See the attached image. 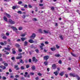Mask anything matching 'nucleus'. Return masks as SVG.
Segmentation results:
<instances>
[{
    "instance_id": "1",
    "label": "nucleus",
    "mask_w": 80,
    "mask_h": 80,
    "mask_svg": "<svg viewBox=\"0 0 80 80\" xmlns=\"http://www.w3.org/2000/svg\"><path fill=\"white\" fill-rule=\"evenodd\" d=\"M11 28H12L13 31H15V32L17 33H18V31H17V30H18V29H17V28L15 27L12 26L11 27Z\"/></svg>"
},
{
    "instance_id": "2",
    "label": "nucleus",
    "mask_w": 80,
    "mask_h": 80,
    "mask_svg": "<svg viewBox=\"0 0 80 80\" xmlns=\"http://www.w3.org/2000/svg\"><path fill=\"white\" fill-rule=\"evenodd\" d=\"M27 75H28V72H26L24 73V77H27L28 78H30V75H28L27 76Z\"/></svg>"
},
{
    "instance_id": "3",
    "label": "nucleus",
    "mask_w": 80,
    "mask_h": 80,
    "mask_svg": "<svg viewBox=\"0 0 80 80\" xmlns=\"http://www.w3.org/2000/svg\"><path fill=\"white\" fill-rule=\"evenodd\" d=\"M69 76L70 77H75L77 76V74H75V73H70L69 74Z\"/></svg>"
},
{
    "instance_id": "4",
    "label": "nucleus",
    "mask_w": 80,
    "mask_h": 80,
    "mask_svg": "<svg viewBox=\"0 0 80 80\" xmlns=\"http://www.w3.org/2000/svg\"><path fill=\"white\" fill-rule=\"evenodd\" d=\"M8 22H9L10 23H11V24H12V25L13 24H15V22L12 21V20L11 19H9L8 20Z\"/></svg>"
},
{
    "instance_id": "5",
    "label": "nucleus",
    "mask_w": 80,
    "mask_h": 80,
    "mask_svg": "<svg viewBox=\"0 0 80 80\" xmlns=\"http://www.w3.org/2000/svg\"><path fill=\"white\" fill-rule=\"evenodd\" d=\"M36 36V35L35 34L33 33L32 36L30 37V38H31V39H34L35 38V36Z\"/></svg>"
},
{
    "instance_id": "6",
    "label": "nucleus",
    "mask_w": 80,
    "mask_h": 80,
    "mask_svg": "<svg viewBox=\"0 0 80 80\" xmlns=\"http://www.w3.org/2000/svg\"><path fill=\"white\" fill-rule=\"evenodd\" d=\"M37 61H38V60L36 59V58H35V57H33L32 58V62H37Z\"/></svg>"
},
{
    "instance_id": "7",
    "label": "nucleus",
    "mask_w": 80,
    "mask_h": 80,
    "mask_svg": "<svg viewBox=\"0 0 80 80\" xmlns=\"http://www.w3.org/2000/svg\"><path fill=\"white\" fill-rule=\"evenodd\" d=\"M49 58V56H46L44 57V60H48Z\"/></svg>"
},
{
    "instance_id": "8",
    "label": "nucleus",
    "mask_w": 80,
    "mask_h": 80,
    "mask_svg": "<svg viewBox=\"0 0 80 80\" xmlns=\"http://www.w3.org/2000/svg\"><path fill=\"white\" fill-rule=\"evenodd\" d=\"M41 45L42 46H40V48H41V50H43V47H44L45 46V44L43 43H41Z\"/></svg>"
},
{
    "instance_id": "9",
    "label": "nucleus",
    "mask_w": 80,
    "mask_h": 80,
    "mask_svg": "<svg viewBox=\"0 0 80 80\" xmlns=\"http://www.w3.org/2000/svg\"><path fill=\"white\" fill-rule=\"evenodd\" d=\"M52 67L53 69H55L57 67L56 66V65L55 64H53L52 66Z\"/></svg>"
},
{
    "instance_id": "10",
    "label": "nucleus",
    "mask_w": 80,
    "mask_h": 80,
    "mask_svg": "<svg viewBox=\"0 0 80 80\" xmlns=\"http://www.w3.org/2000/svg\"><path fill=\"white\" fill-rule=\"evenodd\" d=\"M28 42L29 43H33L34 42V41L32 39L29 40Z\"/></svg>"
},
{
    "instance_id": "11",
    "label": "nucleus",
    "mask_w": 80,
    "mask_h": 80,
    "mask_svg": "<svg viewBox=\"0 0 80 80\" xmlns=\"http://www.w3.org/2000/svg\"><path fill=\"white\" fill-rule=\"evenodd\" d=\"M31 68L32 70H35V66H32L31 67Z\"/></svg>"
},
{
    "instance_id": "12",
    "label": "nucleus",
    "mask_w": 80,
    "mask_h": 80,
    "mask_svg": "<svg viewBox=\"0 0 80 80\" xmlns=\"http://www.w3.org/2000/svg\"><path fill=\"white\" fill-rule=\"evenodd\" d=\"M6 15L8 17V18H10L11 17L10 16V15L9 14H8L7 13H6Z\"/></svg>"
},
{
    "instance_id": "13",
    "label": "nucleus",
    "mask_w": 80,
    "mask_h": 80,
    "mask_svg": "<svg viewBox=\"0 0 80 80\" xmlns=\"http://www.w3.org/2000/svg\"><path fill=\"white\" fill-rule=\"evenodd\" d=\"M0 68H2V69H4L6 68V67L3 66H0Z\"/></svg>"
},
{
    "instance_id": "14",
    "label": "nucleus",
    "mask_w": 80,
    "mask_h": 80,
    "mask_svg": "<svg viewBox=\"0 0 80 80\" xmlns=\"http://www.w3.org/2000/svg\"><path fill=\"white\" fill-rule=\"evenodd\" d=\"M3 19L5 21H6V22H7V17L4 16L3 17Z\"/></svg>"
},
{
    "instance_id": "15",
    "label": "nucleus",
    "mask_w": 80,
    "mask_h": 80,
    "mask_svg": "<svg viewBox=\"0 0 80 80\" xmlns=\"http://www.w3.org/2000/svg\"><path fill=\"white\" fill-rule=\"evenodd\" d=\"M22 58V56L17 57L16 58V59H20V58Z\"/></svg>"
},
{
    "instance_id": "16",
    "label": "nucleus",
    "mask_w": 80,
    "mask_h": 80,
    "mask_svg": "<svg viewBox=\"0 0 80 80\" xmlns=\"http://www.w3.org/2000/svg\"><path fill=\"white\" fill-rule=\"evenodd\" d=\"M63 72H62L60 73L59 75H61V76H63Z\"/></svg>"
},
{
    "instance_id": "17",
    "label": "nucleus",
    "mask_w": 80,
    "mask_h": 80,
    "mask_svg": "<svg viewBox=\"0 0 80 80\" xmlns=\"http://www.w3.org/2000/svg\"><path fill=\"white\" fill-rule=\"evenodd\" d=\"M5 49L6 50H9L10 51V48H5Z\"/></svg>"
},
{
    "instance_id": "18",
    "label": "nucleus",
    "mask_w": 80,
    "mask_h": 80,
    "mask_svg": "<svg viewBox=\"0 0 80 80\" xmlns=\"http://www.w3.org/2000/svg\"><path fill=\"white\" fill-rule=\"evenodd\" d=\"M27 44H28V42H27V41H25L24 42V46H27Z\"/></svg>"
},
{
    "instance_id": "19",
    "label": "nucleus",
    "mask_w": 80,
    "mask_h": 80,
    "mask_svg": "<svg viewBox=\"0 0 80 80\" xmlns=\"http://www.w3.org/2000/svg\"><path fill=\"white\" fill-rule=\"evenodd\" d=\"M26 35H27L26 33H25L24 34H22V35H21V37H25Z\"/></svg>"
},
{
    "instance_id": "20",
    "label": "nucleus",
    "mask_w": 80,
    "mask_h": 80,
    "mask_svg": "<svg viewBox=\"0 0 80 80\" xmlns=\"http://www.w3.org/2000/svg\"><path fill=\"white\" fill-rule=\"evenodd\" d=\"M21 40L22 42H23L26 39V38H21Z\"/></svg>"
},
{
    "instance_id": "21",
    "label": "nucleus",
    "mask_w": 80,
    "mask_h": 80,
    "mask_svg": "<svg viewBox=\"0 0 80 80\" xmlns=\"http://www.w3.org/2000/svg\"><path fill=\"white\" fill-rule=\"evenodd\" d=\"M12 53L13 54H15V53H16V52L14 50V49H12Z\"/></svg>"
},
{
    "instance_id": "22",
    "label": "nucleus",
    "mask_w": 80,
    "mask_h": 80,
    "mask_svg": "<svg viewBox=\"0 0 80 80\" xmlns=\"http://www.w3.org/2000/svg\"><path fill=\"white\" fill-rule=\"evenodd\" d=\"M51 50H52V51H54V50H55L56 49L54 48H51Z\"/></svg>"
},
{
    "instance_id": "23",
    "label": "nucleus",
    "mask_w": 80,
    "mask_h": 80,
    "mask_svg": "<svg viewBox=\"0 0 80 80\" xmlns=\"http://www.w3.org/2000/svg\"><path fill=\"white\" fill-rule=\"evenodd\" d=\"M18 13H19V14H22V11H19L17 12Z\"/></svg>"
},
{
    "instance_id": "24",
    "label": "nucleus",
    "mask_w": 80,
    "mask_h": 80,
    "mask_svg": "<svg viewBox=\"0 0 80 80\" xmlns=\"http://www.w3.org/2000/svg\"><path fill=\"white\" fill-rule=\"evenodd\" d=\"M76 77H77L78 80H80V77H78V76L77 75H76Z\"/></svg>"
},
{
    "instance_id": "25",
    "label": "nucleus",
    "mask_w": 80,
    "mask_h": 80,
    "mask_svg": "<svg viewBox=\"0 0 80 80\" xmlns=\"http://www.w3.org/2000/svg\"><path fill=\"white\" fill-rule=\"evenodd\" d=\"M30 75H34V73L32 72H30Z\"/></svg>"
},
{
    "instance_id": "26",
    "label": "nucleus",
    "mask_w": 80,
    "mask_h": 80,
    "mask_svg": "<svg viewBox=\"0 0 80 80\" xmlns=\"http://www.w3.org/2000/svg\"><path fill=\"white\" fill-rule=\"evenodd\" d=\"M43 32L45 33H48V31H46L45 30H44Z\"/></svg>"
},
{
    "instance_id": "27",
    "label": "nucleus",
    "mask_w": 80,
    "mask_h": 80,
    "mask_svg": "<svg viewBox=\"0 0 80 80\" xmlns=\"http://www.w3.org/2000/svg\"><path fill=\"white\" fill-rule=\"evenodd\" d=\"M55 56L56 57H59L60 55V54H55Z\"/></svg>"
},
{
    "instance_id": "28",
    "label": "nucleus",
    "mask_w": 80,
    "mask_h": 80,
    "mask_svg": "<svg viewBox=\"0 0 80 80\" xmlns=\"http://www.w3.org/2000/svg\"><path fill=\"white\" fill-rule=\"evenodd\" d=\"M32 20H33V21H37V18H32Z\"/></svg>"
},
{
    "instance_id": "29",
    "label": "nucleus",
    "mask_w": 80,
    "mask_h": 80,
    "mask_svg": "<svg viewBox=\"0 0 80 80\" xmlns=\"http://www.w3.org/2000/svg\"><path fill=\"white\" fill-rule=\"evenodd\" d=\"M53 73L55 74V75L56 76H57V75H58V73L57 72H54Z\"/></svg>"
},
{
    "instance_id": "30",
    "label": "nucleus",
    "mask_w": 80,
    "mask_h": 80,
    "mask_svg": "<svg viewBox=\"0 0 80 80\" xmlns=\"http://www.w3.org/2000/svg\"><path fill=\"white\" fill-rule=\"evenodd\" d=\"M2 38L3 39H7V37L5 36H3Z\"/></svg>"
},
{
    "instance_id": "31",
    "label": "nucleus",
    "mask_w": 80,
    "mask_h": 80,
    "mask_svg": "<svg viewBox=\"0 0 80 80\" xmlns=\"http://www.w3.org/2000/svg\"><path fill=\"white\" fill-rule=\"evenodd\" d=\"M20 63H24L23 61V60H22V59L20 60Z\"/></svg>"
},
{
    "instance_id": "32",
    "label": "nucleus",
    "mask_w": 80,
    "mask_h": 80,
    "mask_svg": "<svg viewBox=\"0 0 80 80\" xmlns=\"http://www.w3.org/2000/svg\"><path fill=\"white\" fill-rule=\"evenodd\" d=\"M59 37L62 40H63V37H62V36L60 35Z\"/></svg>"
},
{
    "instance_id": "33",
    "label": "nucleus",
    "mask_w": 80,
    "mask_h": 80,
    "mask_svg": "<svg viewBox=\"0 0 80 80\" xmlns=\"http://www.w3.org/2000/svg\"><path fill=\"white\" fill-rule=\"evenodd\" d=\"M38 75H39V76H42V74L40 72H39L38 73Z\"/></svg>"
},
{
    "instance_id": "34",
    "label": "nucleus",
    "mask_w": 80,
    "mask_h": 80,
    "mask_svg": "<svg viewBox=\"0 0 80 80\" xmlns=\"http://www.w3.org/2000/svg\"><path fill=\"white\" fill-rule=\"evenodd\" d=\"M16 47H20V45H19L18 44H16Z\"/></svg>"
},
{
    "instance_id": "35",
    "label": "nucleus",
    "mask_w": 80,
    "mask_h": 80,
    "mask_svg": "<svg viewBox=\"0 0 80 80\" xmlns=\"http://www.w3.org/2000/svg\"><path fill=\"white\" fill-rule=\"evenodd\" d=\"M0 44L1 45H5L4 43H3V42H0Z\"/></svg>"
},
{
    "instance_id": "36",
    "label": "nucleus",
    "mask_w": 80,
    "mask_h": 80,
    "mask_svg": "<svg viewBox=\"0 0 80 80\" xmlns=\"http://www.w3.org/2000/svg\"><path fill=\"white\" fill-rule=\"evenodd\" d=\"M18 67V65H15L14 66L15 68H17Z\"/></svg>"
},
{
    "instance_id": "37",
    "label": "nucleus",
    "mask_w": 80,
    "mask_h": 80,
    "mask_svg": "<svg viewBox=\"0 0 80 80\" xmlns=\"http://www.w3.org/2000/svg\"><path fill=\"white\" fill-rule=\"evenodd\" d=\"M2 78L3 80H6V79H7V78H6V77L3 76L2 77Z\"/></svg>"
},
{
    "instance_id": "38",
    "label": "nucleus",
    "mask_w": 80,
    "mask_h": 80,
    "mask_svg": "<svg viewBox=\"0 0 80 80\" xmlns=\"http://www.w3.org/2000/svg\"><path fill=\"white\" fill-rule=\"evenodd\" d=\"M71 54L72 56H73V57H76V55H75L74 54H73L72 52L71 53Z\"/></svg>"
},
{
    "instance_id": "39",
    "label": "nucleus",
    "mask_w": 80,
    "mask_h": 80,
    "mask_svg": "<svg viewBox=\"0 0 80 80\" xmlns=\"http://www.w3.org/2000/svg\"><path fill=\"white\" fill-rule=\"evenodd\" d=\"M21 70H23V69H25V68H24V67L22 66L21 67Z\"/></svg>"
},
{
    "instance_id": "40",
    "label": "nucleus",
    "mask_w": 80,
    "mask_h": 80,
    "mask_svg": "<svg viewBox=\"0 0 80 80\" xmlns=\"http://www.w3.org/2000/svg\"><path fill=\"white\" fill-rule=\"evenodd\" d=\"M30 67V66L28 65H26V67L27 68H28L29 67Z\"/></svg>"
},
{
    "instance_id": "41",
    "label": "nucleus",
    "mask_w": 80,
    "mask_h": 80,
    "mask_svg": "<svg viewBox=\"0 0 80 80\" xmlns=\"http://www.w3.org/2000/svg\"><path fill=\"white\" fill-rule=\"evenodd\" d=\"M22 1H19L18 2V4H19V5H20V4H22Z\"/></svg>"
},
{
    "instance_id": "42",
    "label": "nucleus",
    "mask_w": 80,
    "mask_h": 80,
    "mask_svg": "<svg viewBox=\"0 0 80 80\" xmlns=\"http://www.w3.org/2000/svg\"><path fill=\"white\" fill-rule=\"evenodd\" d=\"M28 7L29 8H32V6H31V5H30V4H29L28 5Z\"/></svg>"
},
{
    "instance_id": "43",
    "label": "nucleus",
    "mask_w": 80,
    "mask_h": 80,
    "mask_svg": "<svg viewBox=\"0 0 80 80\" xmlns=\"http://www.w3.org/2000/svg\"><path fill=\"white\" fill-rule=\"evenodd\" d=\"M15 78H19V76L18 75H16L15 76Z\"/></svg>"
},
{
    "instance_id": "44",
    "label": "nucleus",
    "mask_w": 80,
    "mask_h": 80,
    "mask_svg": "<svg viewBox=\"0 0 80 80\" xmlns=\"http://www.w3.org/2000/svg\"><path fill=\"white\" fill-rule=\"evenodd\" d=\"M4 65H5V66H6V67H7V66H8V64L7 63H4Z\"/></svg>"
},
{
    "instance_id": "45",
    "label": "nucleus",
    "mask_w": 80,
    "mask_h": 80,
    "mask_svg": "<svg viewBox=\"0 0 80 80\" xmlns=\"http://www.w3.org/2000/svg\"><path fill=\"white\" fill-rule=\"evenodd\" d=\"M44 64L45 65H47V64H48V62H44Z\"/></svg>"
},
{
    "instance_id": "46",
    "label": "nucleus",
    "mask_w": 80,
    "mask_h": 80,
    "mask_svg": "<svg viewBox=\"0 0 80 80\" xmlns=\"http://www.w3.org/2000/svg\"><path fill=\"white\" fill-rule=\"evenodd\" d=\"M62 62V61L61 60H59L58 62V63H59V64H61Z\"/></svg>"
},
{
    "instance_id": "47",
    "label": "nucleus",
    "mask_w": 80,
    "mask_h": 80,
    "mask_svg": "<svg viewBox=\"0 0 80 80\" xmlns=\"http://www.w3.org/2000/svg\"><path fill=\"white\" fill-rule=\"evenodd\" d=\"M56 47L58 49V48H60V46L57 45H56Z\"/></svg>"
},
{
    "instance_id": "48",
    "label": "nucleus",
    "mask_w": 80,
    "mask_h": 80,
    "mask_svg": "<svg viewBox=\"0 0 80 80\" xmlns=\"http://www.w3.org/2000/svg\"><path fill=\"white\" fill-rule=\"evenodd\" d=\"M18 29L19 30H22V28L21 27H20L18 28Z\"/></svg>"
},
{
    "instance_id": "49",
    "label": "nucleus",
    "mask_w": 80,
    "mask_h": 80,
    "mask_svg": "<svg viewBox=\"0 0 80 80\" xmlns=\"http://www.w3.org/2000/svg\"><path fill=\"white\" fill-rule=\"evenodd\" d=\"M12 8L13 10H15V8H16V7H15V6H13L12 7Z\"/></svg>"
},
{
    "instance_id": "50",
    "label": "nucleus",
    "mask_w": 80,
    "mask_h": 80,
    "mask_svg": "<svg viewBox=\"0 0 80 80\" xmlns=\"http://www.w3.org/2000/svg\"><path fill=\"white\" fill-rule=\"evenodd\" d=\"M43 6V4H39V6H40V7H42Z\"/></svg>"
},
{
    "instance_id": "51",
    "label": "nucleus",
    "mask_w": 80,
    "mask_h": 80,
    "mask_svg": "<svg viewBox=\"0 0 80 80\" xmlns=\"http://www.w3.org/2000/svg\"><path fill=\"white\" fill-rule=\"evenodd\" d=\"M18 51L19 52H22V50L21 49H19Z\"/></svg>"
},
{
    "instance_id": "52",
    "label": "nucleus",
    "mask_w": 80,
    "mask_h": 80,
    "mask_svg": "<svg viewBox=\"0 0 80 80\" xmlns=\"http://www.w3.org/2000/svg\"><path fill=\"white\" fill-rule=\"evenodd\" d=\"M4 44H5V45H7V41H4Z\"/></svg>"
},
{
    "instance_id": "53",
    "label": "nucleus",
    "mask_w": 80,
    "mask_h": 80,
    "mask_svg": "<svg viewBox=\"0 0 80 80\" xmlns=\"http://www.w3.org/2000/svg\"><path fill=\"white\" fill-rule=\"evenodd\" d=\"M24 8H27V5H25L24 6Z\"/></svg>"
},
{
    "instance_id": "54",
    "label": "nucleus",
    "mask_w": 80,
    "mask_h": 80,
    "mask_svg": "<svg viewBox=\"0 0 80 80\" xmlns=\"http://www.w3.org/2000/svg\"><path fill=\"white\" fill-rule=\"evenodd\" d=\"M65 77H66V78H68V74H65Z\"/></svg>"
},
{
    "instance_id": "55",
    "label": "nucleus",
    "mask_w": 80,
    "mask_h": 80,
    "mask_svg": "<svg viewBox=\"0 0 80 80\" xmlns=\"http://www.w3.org/2000/svg\"><path fill=\"white\" fill-rule=\"evenodd\" d=\"M39 79V78H38V77H37L35 78V80H38Z\"/></svg>"
},
{
    "instance_id": "56",
    "label": "nucleus",
    "mask_w": 80,
    "mask_h": 80,
    "mask_svg": "<svg viewBox=\"0 0 80 80\" xmlns=\"http://www.w3.org/2000/svg\"><path fill=\"white\" fill-rule=\"evenodd\" d=\"M12 60H15V57H12L11 58Z\"/></svg>"
},
{
    "instance_id": "57",
    "label": "nucleus",
    "mask_w": 80,
    "mask_h": 80,
    "mask_svg": "<svg viewBox=\"0 0 80 80\" xmlns=\"http://www.w3.org/2000/svg\"><path fill=\"white\" fill-rule=\"evenodd\" d=\"M45 44H48V41H46L45 42Z\"/></svg>"
},
{
    "instance_id": "58",
    "label": "nucleus",
    "mask_w": 80,
    "mask_h": 80,
    "mask_svg": "<svg viewBox=\"0 0 80 80\" xmlns=\"http://www.w3.org/2000/svg\"><path fill=\"white\" fill-rule=\"evenodd\" d=\"M51 10H54V7H52L51 8Z\"/></svg>"
},
{
    "instance_id": "59",
    "label": "nucleus",
    "mask_w": 80,
    "mask_h": 80,
    "mask_svg": "<svg viewBox=\"0 0 80 80\" xmlns=\"http://www.w3.org/2000/svg\"><path fill=\"white\" fill-rule=\"evenodd\" d=\"M21 10L22 11H25V9L24 8H21Z\"/></svg>"
},
{
    "instance_id": "60",
    "label": "nucleus",
    "mask_w": 80,
    "mask_h": 80,
    "mask_svg": "<svg viewBox=\"0 0 80 80\" xmlns=\"http://www.w3.org/2000/svg\"><path fill=\"white\" fill-rule=\"evenodd\" d=\"M35 51H36V52H37V53H38V52H39L38 50V49H36L35 50Z\"/></svg>"
},
{
    "instance_id": "61",
    "label": "nucleus",
    "mask_w": 80,
    "mask_h": 80,
    "mask_svg": "<svg viewBox=\"0 0 80 80\" xmlns=\"http://www.w3.org/2000/svg\"><path fill=\"white\" fill-rule=\"evenodd\" d=\"M6 35L7 36H8L9 35V33L7 32L6 33Z\"/></svg>"
},
{
    "instance_id": "62",
    "label": "nucleus",
    "mask_w": 80,
    "mask_h": 80,
    "mask_svg": "<svg viewBox=\"0 0 80 80\" xmlns=\"http://www.w3.org/2000/svg\"><path fill=\"white\" fill-rule=\"evenodd\" d=\"M13 76H11L10 77V78H13Z\"/></svg>"
},
{
    "instance_id": "63",
    "label": "nucleus",
    "mask_w": 80,
    "mask_h": 80,
    "mask_svg": "<svg viewBox=\"0 0 80 80\" xmlns=\"http://www.w3.org/2000/svg\"><path fill=\"white\" fill-rule=\"evenodd\" d=\"M9 72H12V70L11 69H9Z\"/></svg>"
},
{
    "instance_id": "64",
    "label": "nucleus",
    "mask_w": 80,
    "mask_h": 80,
    "mask_svg": "<svg viewBox=\"0 0 80 80\" xmlns=\"http://www.w3.org/2000/svg\"><path fill=\"white\" fill-rule=\"evenodd\" d=\"M26 17V16H25V15H23L22 16V18H25Z\"/></svg>"
}]
</instances>
